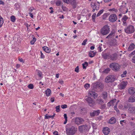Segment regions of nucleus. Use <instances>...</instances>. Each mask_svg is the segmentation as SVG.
Segmentation results:
<instances>
[{"mask_svg":"<svg viewBox=\"0 0 135 135\" xmlns=\"http://www.w3.org/2000/svg\"><path fill=\"white\" fill-rule=\"evenodd\" d=\"M66 131L67 135H74L77 131V128L74 126L68 125L66 127Z\"/></svg>","mask_w":135,"mask_h":135,"instance_id":"1","label":"nucleus"},{"mask_svg":"<svg viewBox=\"0 0 135 135\" xmlns=\"http://www.w3.org/2000/svg\"><path fill=\"white\" fill-rule=\"evenodd\" d=\"M110 26L107 25L104 26L101 29L100 33L103 35L108 34L110 32Z\"/></svg>","mask_w":135,"mask_h":135,"instance_id":"2","label":"nucleus"},{"mask_svg":"<svg viewBox=\"0 0 135 135\" xmlns=\"http://www.w3.org/2000/svg\"><path fill=\"white\" fill-rule=\"evenodd\" d=\"M125 32L127 34H131L133 33L135 31V28L133 26L129 25L124 28Z\"/></svg>","mask_w":135,"mask_h":135,"instance_id":"3","label":"nucleus"},{"mask_svg":"<svg viewBox=\"0 0 135 135\" xmlns=\"http://www.w3.org/2000/svg\"><path fill=\"white\" fill-rule=\"evenodd\" d=\"M115 77L113 75H109L106 77L105 81L107 83H112L115 81Z\"/></svg>","mask_w":135,"mask_h":135,"instance_id":"4","label":"nucleus"},{"mask_svg":"<svg viewBox=\"0 0 135 135\" xmlns=\"http://www.w3.org/2000/svg\"><path fill=\"white\" fill-rule=\"evenodd\" d=\"M109 67L110 68H112L113 70L115 71H118L120 67L118 64L115 63H113L110 64Z\"/></svg>","mask_w":135,"mask_h":135,"instance_id":"5","label":"nucleus"},{"mask_svg":"<svg viewBox=\"0 0 135 135\" xmlns=\"http://www.w3.org/2000/svg\"><path fill=\"white\" fill-rule=\"evenodd\" d=\"M128 84L127 81H122L118 85V88L120 90L124 89Z\"/></svg>","mask_w":135,"mask_h":135,"instance_id":"6","label":"nucleus"},{"mask_svg":"<svg viewBox=\"0 0 135 135\" xmlns=\"http://www.w3.org/2000/svg\"><path fill=\"white\" fill-rule=\"evenodd\" d=\"M117 19V17L115 14H112L110 15L109 18V21L111 22H114Z\"/></svg>","mask_w":135,"mask_h":135,"instance_id":"7","label":"nucleus"},{"mask_svg":"<svg viewBox=\"0 0 135 135\" xmlns=\"http://www.w3.org/2000/svg\"><path fill=\"white\" fill-rule=\"evenodd\" d=\"M79 131L81 132H83L88 130V126L87 125H83L79 127Z\"/></svg>","mask_w":135,"mask_h":135,"instance_id":"8","label":"nucleus"},{"mask_svg":"<svg viewBox=\"0 0 135 135\" xmlns=\"http://www.w3.org/2000/svg\"><path fill=\"white\" fill-rule=\"evenodd\" d=\"M87 97L85 99L88 105L90 107L93 106V99L90 97L86 96V97Z\"/></svg>","mask_w":135,"mask_h":135,"instance_id":"9","label":"nucleus"},{"mask_svg":"<svg viewBox=\"0 0 135 135\" xmlns=\"http://www.w3.org/2000/svg\"><path fill=\"white\" fill-rule=\"evenodd\" d=\"M84 122V120L81 118L76 117L75 120V123L78 125L83 124Z\"/></svg>","mask_w":135,"mask_h":135,"instance_id":"10","label":"nucleus"},{"mask_svg":"<svg viewBox=\"0 0 135 135\" xmlns=\"http://www.w3.org/2000/svg\"><path fill=\"white\" fill-rule=\"evenodd\" d=\"M128 18V17L126 15H124L123 16L121 19V21L123 22L122 25L123 26H126L127 25L126 21Z\"/></svg>","mask_w":135,"mask_h":135,"instance_id":"11","label":"nucleus"},{"mask_svg":"<svg viewBox=\"0 0 135 135\" xmlns=\"http://www.w3.org/2000/svg\"><path fill=\"white\" fill-rule=\"evenodd\" d=\"M128 101L130 103L135 102V94L132 95L128 98Z\"/></svg>","mask_w":135,"mask_h":135,"instance_id":"12","label":"nucleus"},{"mask_svg":"<svg viewBox=\"0 0 135 135\" xmlns=\"http://www.w3.org/2000/svg\"><path fill=\"white\" fill-rule=\"evenodd\" d=\"M110 132L109 128L108 127L104 128L103 130V132L105 135L108 134Z\"/></svg>","mask_w":135,"mask_h":135,"instance_id":"13","label":"nucleus"},{"mask_svg":"<svg viewBox=\"0 0 135 135\" xmlns=\"http://www.w3.org/2000/svg\"><path fill=\"white\" fill-rule=\"evenodd\" d=\"M128 93L130 95H133L135 94V89L133 87L129 88L128 90Z\"/></svg>","mask_w":135,"mask_h":135,"instance_id":"14","label":"nucleus"},{"mask_svg":"<svg viewBox=\"0 0 135 135\" xmlns=\"http://www.w3.org/2000/svg\"><path fill=\"white\" fill-rule=\"evenodd\" d=\"M128 112L132 114H135V107L131 106L129 107Z\"/></svg>","mask_w":135,"mask_h":135,"instance_id":"15","label":"nucleus"},{"mask_svg":"<svg viewBox=\"0 0 135 135\" xmlns=\"http://www.w3.org/2000/svg\"><path fill=\"white\" fill-rule=\"evenodd\" d=\"M115 33V31L114 30H112L109 35L106 37V38L110 39L112 38L114 36Z\"/></svg>","mask_w":135,"mask_h":135,"instance_id":"16","label":"nucleus"},{"mask_svg":"<svg viewBox=\"0 0 135 135\" xmlns=\"http://www.w3.org/2000/svg\"><path fill=\"white\" fill-rule=\"evenodd\" d=\"M116 102V99H113L108 103H107V105L109 107H110L111 106H113L114 105V103H115Z\"/></svg>","mask_w":135,"mask_h":135,"instance_id":"17","label":"nucleus"},{"mask_svg":"<svg viewBox=\"0 0 135 135\" xmlns=\"http://www.w3.org/2000/svg\"><path fill=\"white\" fill-rule=\"evenodd\" d=\"M135 47V45L133 43L131 44L128 47L127 50L130 51L133 50Z\"/></svg>","mask_w":135,"mask_h":135,"instance_id":"18","label":"nucleus"},{"mask_svg":"<svg viewBox=\"0 0 135 135\" xmlns=\"http://www.w3.org/2000/svg\"><path fill=\"white\" fill-rule=\"evenodd\" d=\"M102 56L103 58L105 59H109L110 57V55L108 54L103 53L102 55Z\"/></svg>","mask_w":135,"mask_h":135,"instance_id":"19","label":"nucleus"},{"mask_svg":"<svg viewBox=\"0 0 135 135\" xmlns=\"http://www.w3.org/2000/svg\"><path fill=\"white\" fill-rule=\"evenodd\" d=\"M94 85L96 86L97 88H102L103 86L102 83L100 82H98L95 83Z\"/></svg>","mask_w":135,"mask_h":135,"instance_id":"20","label":"nucleus"},{"mask_svg":"<svg viewBox=\"0 0 135 135\" xmlns=\"http://www.w3.org/2000/svg\"><path fill=\"white\" fill-rule=\"evenodd\" d=\"M42 49L44 50L47 53H49L50 52L51 50L50 49H49L48 47L45 46L42 47Z\"/></svg>","mask_w":135,"mask_h":135,"instance_id":"21","label":"nucleus"},{"mask_svg":"<svg viewBox=\"0 0 135 135\" xmlns=\"http://www.w3.org/2000/svg\"><path fill=\"white\" fill-rule=\"evenodd\" d=\"M116 121L114 117L111 118L109 120V123L110 124H113L115 123Z\"/></svg>","mask_w":135,"mask_h":135,"instance_id":"22","label":"nucleus"},{"mask_svg":"<svg viewBox=\"0 0 135 135\" xmlns=\"http://www.w3.org/2000/svg\"><path fill=\"white\" fill-rule=\"evenodd\" d=\"M71 4L73 6L74 9L76 7V3L75 0H73L71 2Z\"/></svg>","mask_w":135,"mask_h":135,"instance_id":"23","label":"nucleus"},{"mask_svg":"<svg viewBox=\"0 0 135 135\" xmlns=\"http://www.w3.org/2000/svg\"><path fill=\"white\" fill-rule=\"evenodd\" d=\"M51 91L49 89H47L45 91V94L47 96H49L50 95Z\"/></svg>","mask_w":135,"mask_h":135,"instance_id":"24","label":"nucleus"},{"mask_svg":"<svg viewBox=\"0 0 135 135\" xmlns=\"http://www.w3.org/2000/svg\"><path fill=\"white\" fill-rule=\"evenodd\" d=\"M96 103L98 104H102L104 103V101L102 99H97L96 101Z\"/></svg>","mask_w":135,"mask_h":135,"instance_id":"25","label":"nucleus"},{"mask_svg":"<svg viewBox=\"0 0 135 135\" xmlns=\"http://www.w3.org/2000/svg\"><path fill=\"white\" fill-rule=\"evenodd\" d=\"M100 113V110H97L93 111V116L95 115H98Z\"/></svg>","mask_w":135,"mask_h":135,"instance_id":"26","label":"nucleus"},{"mask_svg":"<svg viewBox=\"0 0 135 135\" xmlns=\"http://www.w3.org/2000/svg\"><path fill=\"white\" fill-rule=\"evenodd\" d=\"M108 15L109 14L108 13H104L102 16V19L103 20H105Z\"/></svg>","mask_w":135,"mask_h":135,"instance_id":"27","label":"nucleus"},{"mask_svg":"<svg viewBox=\"0 0 135 135\" xmlns=\"http://www.w3.org/2000/svg\"><path fill=\"white\" fill-rule=\"evenodd\" d=\"M108 11H109L114 12H117L118 11V9L114 8L110 9H108Z\"/></svg>","mask_w":135,"mask_h":135,"instance_id":"28","label":"nucleus"},{"mask_svg":"<svg viewBox=\"0 0 135 135\" xmlns=\"http://www.w3.org/2000/svg\"><path fill=\"white\" fill-rule=\"evenodd\" d=\"M102 97L104 99H106L107 97V93L106 92H104L102 94Z\"/></svg>","mask_w":135,"mask_h":135,"instance_id":"29","label":"nucleus"},{"mask_svg":"<svg viewBox=\"0 0 135 135\" xmlns=\"http://www.w3.org/2000/svg\"><path fill=\"white\" fill-rule=\"evenodd\" d=\"M95 4V3H94V4H93V12L94 11V10H97L99 9L98 5V4L96 6Z\"/></svg>","mask_w":135,"mask_h":135,"instance_id":"30","label":"nucleus"},{"mask_svg":"<svg viewBox=\"0 0 135 135\" xmlns=\"http://www.w3.org/2000/svg\"><path fill=\"white\" fill-rule=\"evenodd\" d=\"M3 19L1 17V16H0V27H1L2 26V25L3 24Z\"/></svg>","mask_w":135,"mask_h":135,"instance_id":"31","label":"nucleus"},{"mask_svg":"<svg viewBox=\"0 0 135 135\" xmlns=\"http://www.w3.org/2000/svg\"><path fill=\"white\" fill-rule=\"evenodd\" d=\"M86 109L85 108H82L80 112L81 113L84 114L86 113Z\"/></svg>","mask_w":135,"mask_h":135,"instance_id":"32","label":"nucleus"},{"mask_svg":"<svg viewBox=\"0 0 135 135\" xmlns=\"http://www.w3.org/2000/svg\"><path fill=\"white\" fill-rule=\"evenodd\" d=\"M88 63L86 62H85L83 64V69L86 68V67L88 66Z\"/></svg>","mask_w":135,"mask_h":135,"instance_id":"33","label":"nucleus"},{"mask_svg":"<svg viewBox=\"0 0 135 135\" xmlns=\"http://www.w3.org/2000/svg\"><path fill=\"white\" fill-rule=\"evenodd\" d=\"M104 10L103 9H102L99 11V12L97 13L96 17H98L99 16L101 15L104 12Z\"/></svg>","mask_w":135,"mask_h":135,"instance_id":"34","label":"nucleus"},{"mask_svg":"<svg viewBox=\"0 0 135 135\" xmlns=\"http://www.w3.org/2000/svg\"><path fill=\"white\" fill-rule=\"evenodd\" d=\"M110 70V69L109 68H107L105 69L103 71V72L104 73H108Z\"/></svg>","mask_w":135,"mask_h":135,"instance_id":"35","label":"nucleus"},{"mask_svg":"<svg viewBox=\"0 0 135 135\" xmlns=\"http://www.w3.org/2000/svg\"><path fill=\"white\" fill-rule=\"evenodd\" d=\"M127 73V71H124L123 72V73L121 75V76L122 78H124L126 76Z\"/></svg>","mask_w":135,"mask_h":135,"instance_id":"36","label":"nucleus"},{"mask_svg":"<svg viewBox=\"0 0 135 135\" xmlns=\"http://www.w3.org/2000/svg\"><path fill=\"white\" fill-rule=\"evenodd\" d=\"M90 85L89 84L86 83L84 85V87L86 89H88L89 88Z\"/></svg>","mask_w":135,"mask_h":135,"instance_id":"37","label":"nucleus"},{"mask_svg":"<svg viewBox=\"0 0 135 135\" xmlns=\"http://www.w3.org/2000/svg\"><path fill=\"white\" fill-rule=\"evenodd\" d=\"M36 38L35 37L33 38V40L30 42L31 44L32 45L33 44H34L35 42L36 41Z\"/></svg>","mask_w":135,"mask_h":135,"instance_id":"38","label":"nucleus"},{"mask_svg":"<svg viewBox=\"0 0 135 135\" xmlns=\"http://www.w3.org/2000/svg\"><path fill=\"white\" fill-rule=\"evenodd\" d=\"M88 97H92L93 96V91H89L88 94Z\"/></svg>","mask_w":135,"mask_h":135,"instance_id":"39","label":"nucleus"},{"mask_svg":"<svg viewBox=\"0 0 135 135\" xmlns=\"http://www.w3.org/2000/svg\"><path fill=\"white\" fill-rule=\"evenodd\" d=\"M88 55L89 57H93V51H90L89 52Z\"/></svg>","mask_w":135,"mask_h":135,"instance_id":"40","label":"nucleus"},{"mask_svg":"<svg viewBox=\"0 0 135 135\" xmlns=\"http://www.w3.org/2000/svg\"><path fill=\"white\" fill-rule=\"evenodd\" d=\"M11 20L12 22H14L15 20V17L13 16H12L11 17Z\"/></svg>","mask_w":135,"mask_h":135,"instance_id":"41","label":"nucleus"},{"mask_svg":"<svg viewBox=\"0 0 135 135\" xmlns=\"http://www.w3.org/2000/svg\"><path fill=\"white\" fill-rule=\"evenodd\" d=\"M56 111L57 112H59L60 111V105H58V106H56Z\"/></svg>","mask_w":135,"mask_h":135,"instance_id":"42","label":"nucleus"},{"mask_svg":"<svg viewBox=\"0 0 135 135\" xmlns=\"http://www.w3.org/2000/svg\"><path fill=\"white\" fill-rule=\"evenodd\" d=\"M51 118H52V115H48L47 114H46L45 115V119H48Z\"/></svg>","mask_w":135,"mask_h":135,"instance_id":"43","label":"nucleus"},{"mask_svg":"<svg viewBox=\"0 0 135 135\" xmlns=\"http://www.w3.org/2000/svg\"><path fill=\"white\" fill-rule=\"evenodd\" d=\"M28 87L30 89H32L34 88L32 84H30L28 86Z\"/></svg>","mask_w":135,"mask_h":135,"instance_id":"44","label":"nucleus"},{"mask_svg":"<svg viewBox=\"0 0 135 135\" xmlns=\"http://www.w3.org/2000/svg\"><path fill=\"white\" fill-rule=\"evenodd\" d=\"M37 73H38V76L41 77V75H42V73L41 71H40L39 70H37Z\"/></svg>","mask_w":135,"mask_h":135,"instance_id":"45","label":"nucleus"},{"mask_svg":"<svg viewBox=\"0 0 135 135\" xmlns=\"http://www.w3.org/2000/svg\"><path fill=\"white\" fill-rule=\"evenodd\" d=\"M87 40L86 39L84 40L83 41V42L82 43V45H85V44H86V42H87Z\"/></svg>","mask_w":135,"mask_h":135,"instance_id":"46","label":"nucleus"},{"mask_svg":"<svg viewBox=\"0 0 135 135\" xmlns=\"http://www.w3.org/2000/svg\"><path fill=\"white\" fill-rule=\"evenodd\" d=\"M126 122V121L125 120H121L120 121V124L122 126H123L124 125L123 123H125Z\"/></svg>","mask_w":135,"mask_h":135,"instance_id":"47","label":"nucleus"},{"mask_svg":"<svg viewBox=\"0 0 135 135\" xmlns=\"http://www.w3.org/2000/svg\"><path fill=\"white\" fill-rule=\"evenodd\" d=\"M61 107L62 108L64 109L67 108V105L66 104L62 105L61 106Z\"/></svg>","mask_w":135,"mask_h":135,"instance_id":"48","label":"nucleus"},{"mask_svg":"<svg viewBox=\"0 0 135 135\" xmlns=\"http://www.w3.org/2000/svg\"><path fill=\"white\" fill-rule=\"evenodd\" d=\"M97 96V94L95 92H93V98L95 99L96 98Z\"/></svg>","mask_w":135,"mask_h":135,"instance_id":"49","label":"nucleus"},{"mask_svg":"<svg viewBox=\"0 0 135 135\" xmlns=\"http://www.w3.org/2000/svg\"><path fill=\"white\" fill-rule=\"evenodd\" d=\"M75 71L77 73H78L79 72V68L78 66H77L75 68Z\"/></svg>","mask_w":135,"mask_h":135,"instance_id":"50","label":"nucleus"},{"mask_svg":"<svg viewBox=\"0 0 135 135\" xmlns=\"http://www.w3.org/2000/svg\"><path fill=\"white\" fill-rule=\"evenodd\" d=\"M132 61V63L135 64V55L133 57Z\"/></svg>","mask_w":135,"mask_h":135,"instance_id":"51","label":"nucleus"},{"mask_svg":"<svg viewBox=\"0 0 135 135\" xmlns=\"http://www.w3.org/2000/svg\"><path fill=\"white\" fill-rule=\"evenodd\" d=\"M18 60L21 62H24V61L22 58L21 57H19L18 58Z\"/></svg>","mask_w":135,"mask_h":135,"instance_id":"52","label":"nucleus"},{"mask_svg":"<svg viewBox=\"0 0 135 135\" xmlns=\"http://www.w3.org/2000/svg\"><path fill=\"white\" fill-rule=\"evenodd\" d=\"M63 2L67 3H68L71 0H63Z\"/></svg>","mask_w":135,"mask_h":135,"instance_id":"53","label":"nucleus"},{"mask_svg":"<svg viewBox=\"0 0 135 135\" xmlns=\"http://www.w3.org/2000/svg\"><path fill=\"white\" fill-rule=\"evenodd\" d=\"M61 4V2L60 1H57L56 3V5L57 6L60 5Z\"/></svg>","mask_w":135,"mask_h":135,"instance_id":"54","label":"nucleus"},{"mask_svg":"<svg viewBox=\"0 0 135 135\" xmlns=\"http://www.w3.org/2000/svg\"><path fill=\"white\" fill-rule=\"evenodd\" d=\"M105 104H103V105H102L100 109H103L105 108Z\"/></svg>","mask_w":135,"mask_h":135,"instance_id":"55","label":"nucleus"},{"mask_svg":"<svg viewBox=\"0 0 135 135\" xmlns=\"http://www.w3.org/2000/svg\"><path fill=\"white\" fill-rule=\"evenodd\" d=\"M59 83L62 85L63 84L64 81L62 80H60L59 81Z\"/></svg>","mask_w":135,"mask_h":135,"instance_id":"56","label":"nucleus"},{"mask_svg":"<svg viewBox=\"0 0 135 135\" xmlns=\"http://www.w3.org/2000/svg\"><path fill=\"white\" fill-rule=\"evenodd\" d=\"M117 104H118V103H116V104H115V106H114V108L115 110L118 109L117 108Z\"/></svg>","mask_w":135,"mask_h":135,"instance_id":"57","label":"nucleus"},{"mask_svg":"<svg viewBox=\"0 0 135 135\" xmlns=\"http://www.w3.org/2000/svg\"><path fill=\"white\" fill-rule=\"evenodd\" d=\"M54 99H55V98L53 97V98H51L50 99V100L51 101V102H54Z\"/></svg>","mask_w":135,"mask_h":135,"instance_id":"58","label":"nucleus"},{"mask_svg":"<svg viewBox=\"0 0 135 135\" xmlns=\"http://www.w3.org/2000/svg\"><path fill=\"white\" fill-rule=\"evenodd\" d=\"M64 118L65 119H67V115L66 114H65L64 115Z\"/></svg>","mask_w":135,"mask_h":135,"instance_id":"59","label":"nucleus"},{"mask_svg":"<svg viewBox=\"0 0 135 135\" xmlns=\"http://www.w3.org/2000/svg\"><path fill=\"white\" fill-rule=\"evenodd\" d=\"M41 58H43L44 57V56L43 55L42 53V52L41 51Z\"/></svg>","mask_w":135,"mask_h":135,"instance_id":"60","label":"nucleus"},{"mask_svg":"<svg viewBox=\"0 0 135 135\" xmlns=\"http://www.w3.org/2000/svg\"><path fill=\"white\" fill-rule=\"evenodd\" d=\"M0 4H2L3 5H4V3L1 0H0Z\"/></svg>","mask_w":135,"mask_h":135,"instance_id":"61","label":"nucleus"},{"mask_svg":"<svg viewBox=\"0 0 135 135\" xmlns=\"http://www.w3.org/2000/svg\"><path fill=\"white\" fill-rule=\"evenodd\" d=\"M96 13H94L93 14V22L95 21V19L94 17H96Z\"/></svg>","mask_w":135,"mask_h":135,"instance_id":"62","label":"nucleus"},{"mask_svg":"<svg viewBox=\"0 0 135 135\" xmlns=\"http://www.w3.org/2000/svg\"><path fill=\"white\" fill-rule=\"evenodd\" d=\"M58 133L57 131H55L53 132V134L55 135H58Z\"/></svg>","mask_w":135,"mask_h":135,"instance_id":"63","label":"nucleus"},{"mask_svg":"<svg viewBox=\"0 0 135 135\" xmlns=\"http://www.w3.org/2000/svg\"><path fill=\"white\" fill-rule=\"evenodd\" d=\"M29 14L30 15V16L32 18L33 17V15H32V13H29Z\"/></svg>","mask_w":135,"mask_h":135,"instance_id":"64","label":"nucleus"}]
</instances>
